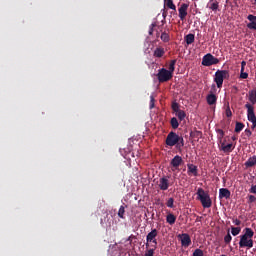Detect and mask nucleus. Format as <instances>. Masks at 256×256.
<instances>
[{"label": "nucleus", "mask_w": 256, "mask_h": 256, "mask_svg": "<svg viewBox=\"0 0 256 256\" xmlns=\"http://www.w3.org/2000/svg\"><path fill=\"white\" fill-rule=\"evenodd\" d=\"M254 230L251 228H244V234L239 236V248H253L254 240Z\"/></svg>", "instance_id": "obj_1"}, {"label": "nucleus", "mask_w": 256, "mask_h": 256, "mask_svg": "<svg viewBox=\"0 0 256 256\" xmlns=\"http://www.w3.org/2000/svg\"><path fill=\"white\" fill-rule=\"evenodd\" d=\"M166 146L168 147H176V149L180 150L185 146V141L182 136H179L177 133L171 131L166 136Z\"/></svg>", "instance_id": "obj_2"}, {"label": "nucleus", "mask_w": 256, "mask_h": 256, "mask_svg": "<svg viewBox=\"0 0 256 256\" xmlns=\"http://www.w3.org/2000/svg\"><path fill=\"white\" fill-rule=\"evenodd\" d=\"M195 195L198 196L196 199L200 201L202 208L207 209L212 207V200L210 199V194H208L202 188H198V191L195 192Z\"/></svg>", "instance_id": "obj_3"}, {"label": "nucleus", "mask_w": 256, "mask_h": 256, "mask_svg": "<svg viewBox=\"0 0 256 256\" xmlns=\"http://www.w3.org/2000/svg\"><path fill=\"white\" fill-rule=\"evenodd\" d=\"M229 79V71L227 70H217V72H215V84H212V90H215V88L217 89H221L222 88V83L224 82V80H228Z\"/></svg>", "instance_id": "obj_4"}, {"label": "nucleus", "mask_w": 256, "mask_h": 256, "mask_svg": "<svg viewBox=\"0 0 256 256\" xmlns=\"http://www.w3.org/2000/svg\"><path fill=\"white\" fill-rule=\"evenodd\" d=\"M158 83H165L173 79V71H166L165 68L158 69L156 74Z\"/></svg>", "instance_id": "obj_5"}, {"label": "nucleus", "mask_w": 256, "mask_h": 256, "mask_svg": "<svg viewBox=\"0 0 256 256\" xmlns=\"http://www.w3.org/2000/svg\"><path fill=\"white\" fill-rule=\"evenodd\" d=\"M244 108L247 109V120L252 123V129H255L256 116L254 114V106H251V104H244Z\"/></svg>", "instance_id": "obj_6"}, {"label": "nucleus", "mask_w": 256, "mask_h": 256, "mask_svg": "<svg viewBox=\"0 0 256 256\" xmlns=\"http://www.w3.org/2000/svg\"><path fill=\"white\" fill-rule=\"evenodd\" d=\"M219 63V59L215 58V56H212V54H205V56H202V66L210 67L212 65H217Z\"/></svg>", "instance_id": "obj_7"}, {"label": "nucleus", "mask_w": 256, "mask_h": 256, "mask_svg": "<svg viewBox=\"0 0 256 256\" xmlns=\"http://www.w3.org/2000/svg\"><path fill=\"white\" fill-rule=\"evenodd\" d=\"M156 237H158V230L153 229L151 232H148L146 235V249H148L149 244H153L151 246H156L158 245V242L156 241Z\"/></svg>", "instance_id": "obj_8"}, {"label": "nucleus", "mask_w": 256, "mask_h": 256, "mask_svg": "<svg viewBox=\"0 0 256 256\" xmlns=\"http://www.w3.org/2000/svg\"><path fill=\"white\" fill-rule=\"evenodd\" d=\"M168 179H170V176H163L160 179H158V189L161 191H166L168 190V187L172 185Z\"/></svg>", "instance_id": "obj_9"}, {"label": "nucleus", "mask_w": 256, "mask_h": 256, "mask_svg": "<svg viewBox=\"0 0 256 256\" xmlns=\"http://www.w3.org/2000/svg\"><path fill=\"white\" fill-rule=\"evenodd\" d=\"M179 107L180 105L176 102H173V104H171V109L173 110V113H176V117H178L177 119L183 121L185 119V111L180 110Z\"/></svg>", "instance_id": "obj_10"}, {"label": "nucleus", "mask_w": 256, "mask_h": 256, "mask_svg": "<svg viewBox=\"0 0 256 256\" xmlns=\"http://www.w3.org/2000/svg\"><path fill=\"white\" fill-rule=\"evenodd\" d=\"M186 16H188V4H180L178 8V18H180V21H185Z\"/></svg>", "instance_id": "obj_11"}, {"label": "nucleus", "mask_w": 256, "mask_h": 256, "mask_svg": "<svg viewBox=\"0 0 256 256\" xmlns=\"http://www.w3.org/2000/svg\"><path fill=\"white\" fill-rule=\"evenodd\" d=\"M183 165V158L179 155H176L171 159V167L173 168L172 171L178 170V167Z\"/></svg>", "instance_id": "obj_12"}, {"label": "nucleus", "mask_w": 256, "mask_h": 256, "mask_svg": "<svg viewBox=\"0 0 256 256\" xmlns=\"http://www.w3.org/2000/svg\"><path fill=\"white\" fill-rule=\"evenodd\" d=\"M178 238H180V245H182L185 248H188L190 246V235H188L187 233H183L178 235Z\"/></svg>", "instance_id": "obj_13"}, {"label": "nucleus", "mask_w": 256, "mask_h": 256, "mask_svg": "<svg viewBox=\"0 0 256 256\" xmlns=\"http://www.w3.org/2000/svg\"><path fill=\"white\" fill-rule=\"evenodd\" d=\"M220 142V151L224 153H232L234 150V146L232 144H224L226 141H218Z\"/></svg>", "instance_id": "obj_14"}, {"label": "nucleus", "mask_w": 256, "mask_h": 256, "mask_svg": "<svg viewBox=\"0 0 256 256\" xmlns=\"http://www.w3.org/2000/svg\"><path fill=\"white\" fill-rule=\"evenodd\" d=\"M247 20L249 21L247 29L256 31V16L250 14L247 16Z\"/></svg>", "instance_id": "obj_15"}, {"label": "nucleus", "mask_w": 256, "mask_h": 256, "mask_svg": "<svg viewBox=\"0 0 256 256\" xmlns=\"http://www.w3.org/2000/svg\"><path fill=\"white\" fill-rule=\"evenodd\" d=\"M205 100L207 102V105L212 106L217 104V96L213 94L212 91H210V94H207Z\"/></svg>", "instance_id": "obj_16"}, {"label": "nucleus", "mask_w": 256, "mask_h": 256, "mask_svg": "<svg viewBox=\"0 0 256 256\" xmlns=\"http://www.w3.org/2000/svg\"><path fill=\"white\" fill-rule=\"evenodd\" d=\"M163 55H165L163 47H156V49H153V58L161 59L163 58Z\"/></svg>", "instance_id": "obj_17"}, {"label": "nucleus", "mask_w": 256, "mask_h": 256, "mask_svg": "<svg viewBox=\"0 0 256 256\" xmlns=\"http://www.w3.org/2000/svg\"><path fill=\"white\" fill-rule=\"evenodd\" d=\"M240 65H242V69L239 70V79L246 80L247 78H249V74L244 72V67H246V62L242 61Z\"/></svg>", "instance_id": "obj_18"}, {"label": "nucleus", "mask_w": 256, "mask_h": 256, "mask_svg": "<svg viewBox=\"0 0 256 256\" xmlns=\"http://www.w3.org/2000/svg\"><path fill=\"white\" fill-rule=\"evenodd\" d=\"M231 197V192L227 188H220V195H218V198L220 199H229Z\"/></svg>", "instance_id": "obj_19"}, {"label": "nucleus", "mask_w": 256, "mask_h": 256, "mask_svg": "<svg viewBox=\"0 0 256 256\" xmlns=\"http://www.w3.org/2000/svg\"><path fill=\"white\" fill-rule=\"evenodd\" d=\"M188 176L197 177V166L194 164H188Z\"/></svg>", "instance_id": "obj_20"}, {"label": "nucleus", "mask_w": 256, "mask_h": 256, "mask_svg": "<svg viewBox=\"0 0 256 256\" xmlns=\"http://www.w3.org/2000/svg\"><path fill=\"white\" fill-rule=\"evenodd\" d=\"M256 166V156L249 157L247 162H244V167L251 168Z\"/></svg>", "instance_id": "obj_21"}, {"label": "nucleus", "mask_w": 256, "mask_h": 256, "mask_svg": "<svg viewBox=\"0 0 256 256\" xmlns=\"http://www.w3.org/2000/svg\"><path fill=\"white\" fill-rule=\"evenodd\" d=\"M194 42H195L194 34L185 35V45H193Z\"/></svg>", "instance_id": "obj_22"}, {"label": "nucleus", "mask_w": 256, "mask_h": 256, "mask_svg": "<svg viewBox=\"0 0 256 256\" xmlns=\"http://www.w3.org/2000/svg\"><path fill=\"white\" fill-rule=\"evenodd\" d=\"M166 223L173 226V224H175V215H173L172 213H168V215H166Z\"/></svg>", "instance_id": "obj_23"}, {"label": "nucleus", "mask_w": 256, "mask_h": 256, "mask_svg": "<svg viewBox=\"0 0 256 256\" xmlns=\"http://www.w3.org/2000/svg\"><path fill=\"white\" fill-rule=\"evenodd\" d=\"M243 129H244V124L243 123L237 122L236 124H234V133H239Z\"/></svg>", "instance_id": "obj_24"}, {"label": "nucleus", "mask_w": 256, "mask_h": 256, "mask_svg": "<svg viewBox=\"0 0 256 256\" xmlns=\"http://www.w3.org/2000/svg\"><path fill=\"white\" fill-rule=\"evenodd\" d=\"M175 63H177V60L173 59L171 62L168 64V69L166 71L168 72H174L175 71Z\"/></svg>", "instance_id": "obj_25"}, {"label": "nucleus", "mask_w": 256, "mask_h": 256, "mask_svg": "<svg viewBox=\"0 0 256 256\" xmlns=\"http://www.w3.org/2000/svg\"><path fill=\"white\" fill-rule=\"evenodd\" d=\"M216 133H217V141L224 142V140H222L224 138V131H222V129H217Z\"/></svg>", "instance_id": "obj_26"}, {"label": "nucleus", "mask_w": 256, "mask_h": 256, "mask_svg": "<svg viewBox=\"0 0 256 256\" xmlns=\"http://www.w3.org/2000/svg\"><path fill=\"white\" fill-rule=\"evenodd\" d=\"M160 38L163 43H168L170 41V36L165 32L161 33Z\"/></svg>", "instance_id": "obj_27"}, {"label": "nucleus", "mask_w": 256, "mask_h": 256, "mask_svg": "<svg viewBox=\"0 0 256 256\" xmlns=\"http://www.w3.org/2000/svg\"><path fill=\"white\" fill-rule=\"evenodd\" d=\"M178 120H180V119H178V118H171V127L173 129H178V126H179Z\"/></svg>", "instance_id": "obj_28"}, {"label": "nucleus", "mask_w": 256, "mask_h": 256, "mask_svg": "<svg viewBox=\"0 0 256 256\" xmlns=\"http://www.w3.org/2000/svg\"><path fill=\"white\" fill-rule=\"evenodd\" d=\"M124 206H119V211L117 212V216L119 217V219H124Z\"/></svg>", "instance_id": "obj_29"}, {"label": "nucleus", "mask_w": 256, "mask_h": 256, "mask_svg": "<svg viewBox=\"0 0 256 256\" xmlns=\"http://www.w3.org/2000/svg\"><path fill=\"white\" fill-rule=\"evenodd\" d=\"M153 248L146 250V253H144V256H153V252L156 251V246H151Z\"/></svg>", "instance_id": "obj_30"}, {"label": "nucleus", "mask_w": 256, "mask_h": 256, "mask_svg": "<svg viewBox=\"0 0 256 256\" xmlns=\"http://www.w3.org/2000/svg\"><path fill=\"white\" fill-rule=\"evenodd\" d=\"M166 7H168V9L175 11V5L173 4V0H166Z\"/></svg>", "instance_id": "obj_31"}, {"label": "nucleus", "mask_w": 256, "mask_h": 256, "mask_svg": "<svg viewBox=\"0 0 256 256\" xmlns=\"http://www.w3.org/2000/svg\"><path fill=\"white\" fill-rule=\"evenodd\" d=\"M241 232V228L239 227H232L231 236H237Z\"/></svg>", "instance_id": "obj_32"}, {"label": "nucleus", "mask_w": 256, "mask_h": 256, "mask_svg": "<svg viewBox=\"0 0 256 256\" xmlns=\"http://www.w3.org/2000/svg\"><path fill=\"white\" fill-rule=\"evenodd\" d=\"M218 8H219V3L217 2L211 3L209 6V9L212 11H217Z\"/></svg>", "instance_id": "obj_33"}, {"label": "nucleus", "mask_w": 256, "mask_h": 256, "mask_svg": "<svg viewBox=\"0 0 256 256\" xmlns=\"http://www.w3.org/2000/svg\"><path fill=\"white\" fill-rule=\"evenodd\" d=\"M150 102H148V109H153L154 108V103H156V100L153 99V96L150 97Z\"/></svg>", "instance_id": "obj_34"}, {"label": "nucleus", "mask_w": 256, "mask_h": 256, "mask_svg": "<svg viewBox=\"0 0 256 256\" xmlns=\"http://www.w3.org/2000/svg\"><path fill=\"white\" fill-rule=\"evenodd\" d=\"M193 256H205V254H203L202 250L200 249H195L193 251Z\"/></svg>", "instance_id": "obj_35"}, {"label": "nucleus", "mask_w": 256, "mask_h": 256, "mask_svg": "<svg viewBox=\"0 0 256 256\" xmlns=\"http://www.w3.org/2000/svg\"><path fill=\"white\" fill-rule=\"evenodd\" d=\"M153 28H156V23H151V26L148 27V35H153Z\"/></svg>", "instance_id": "obj_36"}, {"label": "nucleus", "mask_w": 256, "mask_h": 256, "mask_svg": "<svg viewBox=\"0 0 256 256\" xmlns=\"http://www.w3.org/2000/svg\"><path fill=\"white\" fill-rule=\"evenodd\" d=\"M173 198H168V201L166 202V207L173 208Z\"/></svg>", "instance_id": "obj_37"}, {"label": "nucleus", "mask_w": 256, "mask_h": 256, "mask_svg": "<svg viewBox=\"0 0 256 256\" xmlns=\"http://www.w3.org/2000/svg\"><path fill=\"white\" fill-rule=\"evenodd\" d=\"M230 242H232V235L227 233V235H225V244H229Z\"/></svg>", "instance_id": "obj_38"}, {"label": "nucleus", "mask_w": 256, "mask_h": 256, "mask_svg": "<svg viewBox=\"0 0 256 256\" xmlns=\"http://www.w3.org/2000/svg\"><path fill=\"white\" fill-rule=\"evenodd\" d=\"M193 137L197 138V139L202 138V132H200V131L193 132Z\"/></svg>", "instance_id": "obj_39"}, {"label": "nucleus", "mask_w": 256, "mask_h": 256, "mask_svg": "<svg viewBox=\"0 0 256 256\" xmlns=\"http://www.w3.org/2000/svg\"><path fill=\"white\" fill-rule=\"evenodd\" d=\"M225 115L227 118L232 117V110L229 109V106H227V109L225 110Z\"/></svg>", "instance_id": "obj_40"}, {"label": "nucleus", "mask_w": 256, "mask_h": 256, "mask_svg": "<svg viewBox=\"0 0 256 256\" xmlns=\"http://www.w3.org/2000/svg\"><path fill=\"white\" fill-rule=\"evenodd\" d=\"M254 202H256V197L254 195H249L248 203L250 204V203H254Z\"/></svg>", "instance_id": "obj_41"}, {"label": "nucleus", "mask_w": 256, "mask_h": 256, "mask_svg": "<svg viewBox=\"0 0 256 256\" xmlns=\"http://www.w3.org/2000/svg\"><path fill=\"white\" fill-rule=\"evenodd\" d=\"M249 102H252V105L256 104V98L252 95H249Z\"/></svg>", "instance_id": "obj_42"}, {"label": "nucleus", "mask_w": 256, "mask_h": 256, "mask_svg": "<svg viewBox=\"0 0 256 256\" xmlns=\"http://www.w3.org/2000/svg\"><path fill=\"white\" fill-rule=\"evenodd\" d=\"M249 193L256 194V185L252 186V188H249Z\"/></svg>", "instance_id": "obj_43"}, {"label": "nucleus", "mask_w": 256, "mask_h": 256, "mask_svg": "<svg viewBox=\"0 0 256 256\" xmlns=\"http://www.w3.org/2000/svg\"><path fill=\"white\" fill-rule=\"evenodd\" d=\"M232 223L234 224V226H239V225H241V221H239V220H237V219H234V220L232 221Z\"/></svg>", "instance_id": "obj_44"}, {"label": "nucleus", "mask_w": 256, "mask_h": 256, "mask_svg": "<svg viewBox=\"0 0 256 256\" xmlns=\"http://www.w3.org/2000/svg\"><path fill=\"white\" fill-rule=\"evenodd\" d=\"M244 134L247 135V137H251V131L249 129H244Z\"/></svg>", "instance_id": "obj_45"}, {"label": "nucleus", "mask_w": 256, "mask_h": 256, "mask_svg": "<svg viewBox=\"0 0 256 256\" xmlns=\"http://www.w3.org/2000/svg\"><path fill=\"white\" fill-rule=\"evenodd\" d=\"M162 16L165 18V16H167V12L163 11Z\"/></svg>", "instance_id": "obj_46"}, {"label": "nucleus", "mask_w": 256, "mask_h": 256, "mask_svg": "<svg viewBox=\"0 0 256 256\" xmlns=\"http://www.w3.org/2000/svg\"><path fill=\"white\" fill-rule=\"evenodd\" d=\"M232 141H237V137L232 136Z\"/></svg>", "instance_id": "obj_47"}, {"label": "nucleus", "mask_w": 256, "mask_h": 256, "mask_svg": "<svg viewBox=\"0 0 256 256\" xmlns=\"http://www.w3.org/2000/svg\"><path fill=\"white\" fill-rule=\"evenodd\" d=\"M249 96H253L254 98H256V91H255L254 94H251V95H249Z\"/></svg>", "instance_id": "obj_48"}, {"label": "nucleus", "mask_w": 256, "mask_h": 256, "mask_svg": "<svg viewBox=\"0 0 256 256\" xmlns=\"http://www.w3.org/2000/svg\"><path fill=\"white\" fill-rule=\"evenodd\" d=\"M196 221L200 222V217H198V219H196Z\"/></svg>", "instance_id": "obj_49"}, {"label": "nucleus", "mask_w": 256, "mask_h": 256, "mask_svg": "<svg viewBox=\"0 0 256 256\" xmlns=\"http://www.w3.org/2000/svg\"><path fill=\"white\" fill-rule=\"evenodd\" d=\"M254 2H255V5H256V0H254Z\"/></svg>", "instance_id": "obj_50"}, {"label": "nucleus", "mask_w": 256, "mask_h": 256, "mask_svg": "<svg viewBox=\"0 0 256 256\" xmlns=\"http://www.w3.org/2000/svg\"><path fill=\"white\" fill-rule=\"evenodd\" d=\"M220 256H227V255H220Z\"/></svg>", "instance_id": "obj_51"}]
</instances>
